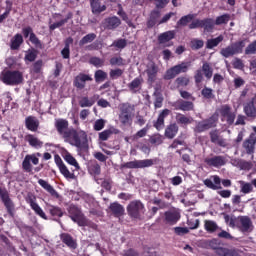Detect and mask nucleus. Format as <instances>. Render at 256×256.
<instances>
[{
    "label": "nucleus",
    "instance_id": "0e129e2a",
    "mask_svg": "<svg viewBox=\"0 0 256 256\" xmlns=\"http://www.w3.org/2000/svg\"><path fill=\"white\" fill-rule=\"evenodd\" d=\"M151 145H161L163 143V136L161 134H154L150 137Z\"/></svg>",
    "mask_w": 256,
    "mask_h": 256
},
{
    "label": "nucleus",
    "instance_id": "a18cd8bd",
    "mask_svg": "<svg viewBox=\"0 0 256 256\" xmlns=\"http://www.w3.org/2000/svg\"><path fill=\"white\" fill-rule=\"evenodd\" d=\"M193 19H195V14H188V15L182 16L178 20L177 26L178 27H187V25H189V23H191L193 21Z\"/></svg>",
    "mask_w": 256,
    "mask_h": 256
},
{
    "label": "nucleus",
    "instance_id": "72a5a7b5",
    "mask_svg": "<svg viewBox=\"0 0 256 256\" xmlns=\"http://www.w3.org/2000/svg\"><path fill=\"white\" fill-rule=\"evenodd\" d=\"M178 133H179V126L177 125V123H171L166 127L164 135L166 139H175Z\"/></svg>",
    "mask_w": 256,
    "mask_h": 256
},
{
    "label": "nucleus",
    "instance_id": "338daca9",
    "mask_svg": "<svg viewBox=\"0 0 256 256\" xmlns=\"http://www.w3.org/2000/svg\"><path fill=\"white\" fill-rule=\"evenodd\" d=\"M112 47H116L117 49H125L127 47L126 39H118L112 43Z\"/></svg>",
    "mask_w": 256,
    "mask_h": 256
},
{
    "label": "nucleus",
    "instance_id": "c85d7f7f",
    "mask_svg": "<svg viewBox=\"0 0 256 256\" xmlns=\"http://www.w3.org/2000/svg\"><path fill=\"white\" fill-rule=\"evenodd\" d=\"M243 111L246 117L251 119H256V107H255V98H252L251 101L244 104Z\"/></svg>",
    "mask_w": 256,
    "mask_h": 256
},
{
    "label": "nucleus",
    "instance_id": "423d86ee",
    "mask_svg": "<svg viewBox=\"0 0 256 256\" xmlns=\"http://www.w3.org/2000/svg\"><path fill=\"white\" fill-rule=\"evenodd\" d=\"M219 123V114L214 113L209 118L198 121L194 127V133H205L209 129H215Z\"/></svg>",
    "mask_w": 256,
    "mask_h": 256
},
{
    "label": "nucleus",
    "instance_id": "ddd939ff",
    "mask_svg": "<svg viewBox=\"0 0 256 256\" xmlns=\"http://www.w3.org/2000/svg\"><path fill=\"white\" fill-rule=\"evenodd\" d=\"M39 157H41L40 152L27 154L22 161L23 171H25V173H33V165H39Z\"/></svg>",
    "mask_w": 256,
    "mask_h": 256
},
{
    "label": "nucleus",
    "instance_id": "f03ea898",
    "mask_svg": "<svg viewBox=\"0 0 256 256\" xmlns=\"http://www.w3.org/2000/svg\"><path fill=\"white\" fill-rule=\"evenodd\" d=\"M179 93L182 99H178L171 103V107H173L174 111H183L184 113L195 111V104L193 103L196 99L195 96L185 90H180Z\"/></svg>",
    "mask_w": 256,
    "mask_h": 256
},
{
    "label": "nucleus",
    "instance_id": "13d9d810",
    "mask_svg": "<svg viewBox=\"0 0 256 256\" xmlns=\"http://www.w3.org/2000/svg\"><path fill=\"white\" fill-rule=\"evenodd\" d=\"M189 77L187 76H180L175 79L176 87L179 89V87H187L189 85Z\"/></svg>",
    "mask_w": 256,
    "mask_h": 256
},
{
    "label": "nucleus",
    "instance_id": "79ce46f5",
    "mask_svg": "<svg viewBox=\"0 0 256 256\" xmlns=\"http://www.w3.org/2000/svg\"><path fill=\"white\" fill-rule=\"evenodd\" d=\"M64 161H66V163H68V165H72V167H75L76 170L81 169V167L79 166V162H77V159H75V157H73V155H71V153H69V151H65L62 155Z\"/></svg>",
    "mask_w": 256,
    "mask_h": 256
},
{
    "label": "nucleus",
    "instance_id": "c9c22d12",
    "mask_svg": "<svg viewBox=\"0 0 256 256\" xmlns=\"http://www.w3.org/2000/svg\"><path fill=\"white\" fill-rule=\"evenodd\" d=\"M157 73H159V68L155 63H152L147 69H146V75L148 77V83H153L154 81H157Z\"/></svg>",
    "mask_w": 256,
    "mask_h": 256
},
{
    "label": "nucleus",
    "instance_id": "69168bd1",
    "mask_svg": "<svg viewBox=\"0 0 256 256\" xmlns=\"http://www.w3.org/2000/svg\"><path fill=\"white\" fill-rule=\"evenodd\" d=\"M123 69H120V68H116V69H112L110 70V79H119V77H122L123 76Z\"/></svg>",
    "mask_w": 256,
    "mask_h": 256
},
{
    "label": "nucleus",
    "instance_id": "b1692460",
    "mask_svg": "<svg viewBox=\"0 0 256 256\" xmlns=\"http://www.w3.org/2000/svg\"><path fill=\"white\" fill-rule=\"evenodd\" d=\"M169 115H171V110H169L167 108L163 109L159 113L157 120H155L153 122V127L157 131H161L163 129V127H165V119H167V117H169Z\"/></svg>",
    "mask_w": 256,
    "mask_h": 256
},
{
    "label": "nucleus",
    "instance_id": "4468645a",
    "mask_svg": "<svg viewBox=\"0 0 256 256\" xmlns=\"http://www.w3.org/2000/svg\"><path fill=\"white\" fill-rule=\"evenodd\" d=\"M26 203L30 205L35 215H38V217H41V219H44V221L49 220V217H47V214H45V211H43V208H41V206H39V204L37 203V197L35 195L28 194L26 197Z\"/></svg>",
    "mask_w": 256,
    "mask_h": 256
},
{
    "label": "nucleus",
    "instance_id": "ea45409f",
    "mask_svg": "<svg viewBox=\"0 0 256 256\" xmlns=\"http://www.w3.org/2000/svg\"><path fill=\"white\" fill-rule=\"evenodd\" d=\"M23 35L17 33L10 41V49L12 51H18L21 45H23Z\"/></svg>",
    "mask_w": 256,
    "mask_h": 256
},
{
    "label": "nucleus",
    "instance_id": "7c9ffc66",
    "mask_svg": "<svg viewBox=\"0 0 256 256\" xmlns=\"http://www.w3.org/2000/svg\"><path fill=\"white\" fill-rule=\"evenodd\" d=\"M204 185L207 186L208 189H212L213 191H217L219 189H222V187H221V178L217 175L213 176V180H211V179L204 180Z\"/></svg>",
    "mask_w": 256,
    "mask_h": 256
},
{
    "label": "nucleus",
    "instance_id": "58836bf2",
    "mask_svg": "<svg viewBox=\"0 0 256 256\" xmlns=\"http://www.w3.org/2000/svg\"><path fill=\"white\" fill-rule=\"evenodd\" d=\"M161 17V12L159 10H152L150 13V17L147 20V28L153 29L155 25H157V21Z\"/></svg>",
    "mask_w": 256,
    "mask_h": 256
},
{
    "label": "nucleus",
    "instance_id": "f257e3e1",
    "mask_svg": "<svg viewBox=\"0 0 256 256\" xmlns=\"http://www.w3.org/2000/svg\"><path fill=\"white\" fill-rule=\"evenodd\" d=\"M64 139H69L70 145L77 147L81 151L89 149V139L87 132L83 130L70 129L64 133Z\"/></svg>",
    "mask_w": 256,
    "mask_h": 256
},
{
    "label": "nucleus",
    "instance_id": "e433bc0d",
    "mask_svg": "<svg viewBox=\"0 0 256 256\" xmlns=\"http://www.w3.org/2000/svg\"><path fill=\"white\" fill-rule=\"evenodd\" d=\"M25 125L28 131L35 132L39 129V120L35 116H28L25 119Z\"/></svg>",
    "mask_w": 256,
    "mask_h": 256
},
{
    "label": "nucleus",
    "instance_id": "aec40b11",
    "mask_svg": "<svg viewBox=\"0 0 256 256\" xmlns=\"http://www.w3.org/2000/svg\"><path fill=\"white\" fill-rule=\"evenodd\" d=\"M121 25V19L117 16H110L102 21V27L106 31H115Z\"/></svg>",
    "mask_w": 256,
    "mask_h": 256
},
{
    "label": "nucleus",
    "instance_id": "bf43d9fd",
    "mask_svg": "<svg viewBox=\"0 0 256 256\" xmlns=\"http://www.w3.org/2000/svg\"><path fill=\"white\" fill-rule=\"evenodd\" d=\"M79 105L84 108V107H93L95 105V99L84 96L82 99L79 101Z\"/></svg>",
    "mask_w": 256,
    "mask_h": 256
},
{
    "label": "nucleus",
    "instance_id": "49530a36",
    "mask_svg": "<svg viewBox=\"0 0 256 256\" xmlns=\"http://www.w3.org/2000/svg\"><path fill=\"white\" fill-rule=\"evenodd\" d=\"M223 39V35H219L216 38L208 39L206 42V49H213L217 47L219 43H222Z\"/></svg>",
    "mask_w": 256,
    "mask_h": 256
},
{
    "label": "nucleus",
    "instance_id": "f3484780",
    "mask_svg": "<svg viewBox=\"0 0 256 256\" xmlns=\"http://www.w3.org/2000/svg\"><path fill=\"white\" fill-rule=\"evenodd\" d=\"M54 161H55V164L57 165L60 173L65 177V179H75V174L71 173V171H69V168H67V166L63 162V159H61V156L56 154L54 156Z\"/></svg>",
    "mask_w": 256,
    "mask_h": 256
},
{
    "label": "nucleus",
    "instance_id": "7ed1b4c3",
    "mask_svg": "<svg viewBox=\"0 0 256 256\" xmlns=\"http://www.w3.org/2000/svg\"><path fill=\"white\" fill-rule=\"evenodd\" d=\"M68 213L70 215V219L74 223H77L79 227H91L92 229H97V224L87 219L79 207L71 205L68 209Z\"/></svg>",
    "mask_w": 256,
    "mask_h": 256
},
{
    "label": "nucleus",
    "instance_id": "a211bd4d",
    "mask_svg": "<svg viewBox=\"0 0 256 256\" xmlns=\"http://www.w3.org/2000/svg\"><path fill=\"white\" fill-rule=\"evenodd\" d=\"M219 113L222 117V121H226L228 125H233L235 123L236 115L231 110V106L229 105L221 106Z\"/></svg>",
    "mask_w": 256,
    "mask_h": 256
},
{
    "label": "nucleus",
    "instance_id": "680f3d73",
    "mask_svg": "<svg viewBox=\"0 0 256 256\" xmlns=\"http://www.w3.org/2000/svg\"><path fill=\"white\" fill-rule=\"evenodd\" d=\"M201 95L204 99H215V94H213V90L207 86H205L201 90Z\"/></svg>",
    "mask_w": 256,
    "mask_h": 256
},
{
    "label": "nucleus",
    "instance_id": "4c0bfd02",
    "mask_svg": "<svg viewBox=\"0 0 256 256\" xmlns=\"http://www.w3.org/2000/svg\"><path fill=\"white\" fill-rule=\"evenodd\" d=\"M25 141L34 149H41V147H43V141L39 140V138L35 137L33 134L26 135Z\"/></svg>",
    "mask_w": 256,
    "mask_h": 256
},
{
    "label": "nucleus",
    "instance_id": "6e6d98bb",
    "mask_svg": "<svg viewBox=\"0 0 256 256\" xmlns=\"http://www.w3.org/2000/svg\"><path fill=\"white\" fill-rule=\"evenodd\" d=\"M113 133H117V132H115V129H106L99 133L98 139H99V141H107L109 139V137H111V135H113Z\"/></svg>",
    "mask_w": 256,
    "mask_h": 256
},
{
    "label": "nucleus",
    "instance_id": "dca6fc26",
    "mask_svg": "<svg viewBox=\"0 0 256 256\" xmlns=\"http://www.w3.org/2000/svg\"><path fill=\"white\" fill-rule=\"evenodd\" d=\"M22 33L25 39L29 38V41L30 43H32V45L36 46L38 49H43V44L41 43V40H39L37 35L33 33V28H31V26L23 28Z\"/></svg>",
    "mask_w": 256,
    "mask_h": 256
},
{
    "label": "nucleus",
    "instance_id": "4d7b16f0",
    "mask_svg": "<svg viewBox=\"0 0 256 256\" xmlns=\"http://www.w3.org/2000/svg\"><path fill=\"white\" fill-rule=\"evenodd\" d=\"M229 21H231V15L223 14L216 18L215 25H227L229 23Z\"/></svg>",
    "mask_w": 256,
    "mask_h": 256
},
{
    "label": "nucleus",
    "instance_id": "37998d69",
    "mask_svg": "<svg viewBox=\"0 0 256 256\" xmlns=\"http://www.w3.org/2000/svg\"><path fill=\"white\" fill-rule=\"evenodd\" d=\"M173 39H175V32L166 31L158 36V43H160V45H163V43H169V41Z\"/></svg>",
    "mask_w": 256,
    "mask_h": 256
},
{
    "label": "nucleus",
    "instance_id": "20e7f679",
    "mask_svg": "<svg viewBox=\"0 0 256 256\" xmlns=\"http://www.w3.org/2000/svg\"><path fill=\"white\" fill-rule=\"evenodd\" d=\"M0 81L4 85L15 86L23 83V73L19 70H4L0 73Z\"/></svg>",
    "mask_w": 256,
    "mask_h": 256
},
{
    "label": "nucleus",
    "instance_id": "9b49d317",
    "mask_svg": "<svg viewBox=\"0 0 256 256\" xmlns=\"http://www.w3.org/2000/svg\"><path fill=\"white\" fill-rule=\"evenodd\" d=\"M203 73L204 77L209 81L211 80V77H213V67H211V64L208 62H204L202 65V69H198L195 72L194 75V81L196 85H200V83H203Z\"/></svg>",
    "mask_w": 256,
    "mask_h": 256
},
{
    "label": "nucleus",
    "instance_id": "cd10ccee",
    "mask_svg": "<svg viewBox=\"0 0 256 256\" xmlns=\"http://www.w3.org/2000/svg\"><path fill=\"white\" fill-rule=\"evenodd\" d=\"M143 77L139 76L134 78L128 85V89L130 91V93H133L134 95L139 93V91H141L142 87H143Z\"/></svg>",
    "mask_w": 256,
    "mask_h": 256
},
{
    "label": "nucleus",
    "instance_id": "473e14b6",
    "mask_svg": "<svg viewBox=\"0 0 256 256\" xmlns=\"http://www.w3.org/2000/svg\"><path fill=\"white\" fill-rule=\"evenodd\" d=\"M109 209L114 217H123L125 215V208L119 202H113L110 204Z\"/></svg>",
    "mask_w": 256,
    "mask_h": 256
},
{
    "label": "nucleus",
    "instance_id": "4be33fe9",
    "mask_svg": "<svg viewBox=\"0 0 256 256\" xmlns=\"http://www.w3.org/2000/svg\"><path fill=\"white\" fill-rule=\"evenodd\" d=\"M204 163L208 165V167H216V169H219V167H223L227 164V158L225 156H212L211 158H205Z\"/></svg>",
    "mask_w": 256,
    "mask_h": 256
},
{
    "label": "nucleus",
    "instance_id": "412c9836",
    "mask_svg": "<svg viewBox=\"0 0 256 256\" xmlns=\"http://www.w3.org/2000/svg\"><path fill=\"white\" fill-rule=\"evenodd\" d=\"M87 81H93V77L89 74L79 73L73 80V85L79 91H83L85 89Z\"/></svg>",
    "mask_w": 256,
    "mask_h": 256
},
{
    "label": "nucleus",
    "instance_id": "2f4dec72",
    "mask_svg": "<svg viewBox=\"0 0 256 256\" xmlns=\"http://www.w3.org/2000/svg\"><path fill=\"white\" fill-rule=\"evenodd\" d=\"M60 239L64 245L68 246L69 249H77V241L73 239V236L69 233H62Z\"/></svg>",
    "mask_w": 256,
    "mask_h": 256
},
{
    "label": "nucleus",
    "instance_id": "c03bdc74",
    "mask_svg": "<svg viewBox=\"0 0 256 256\" xmlns=\"http://www.w3.org/2000/svg\"><path fill=\"white\" fill-rule=\"evenodd\" d=\"M215 28V21L211 18H205L201 20V29H204L207 33H211Z\"/></svg>",
    "mask_w": 256,
    "mask_h": 256
},
{
    "label": "nucleus",
    "instance_id": "f8f14e48",
    "mask_svg": "<svg viewBox=\"0 0 256 256\" xmlns=\"http://www.w3.org/2000/svg\"><path fill=\"white\" fill-rule=\"evenodd\" d=\"M154 164L153 159L133 160L121 164L120 169H145L147 167H153Z\"/></svg>",
    "mask_w": 256,
    "mask_h": 256
},
{
    "label": "nucleus",
    "instance_id": "6e6552de",
    "mask_svg": "<svg viewBox=\"0 0 256 256\" xmlns=\"http://www.w3.org/2000/svg\"><path fill=\"white\" fill-rule=\"evenodd\" d=\"M120 114L119 121L122 125H132L133 124V111L134 107L130 103H122L119 106Z\"/></svg>",
    "mask_w": 256,
    "mask_h": 256
},
{
    "label": "nucleus",
    "instance_id": "39448f33",
    "mask_svg": "<svg viewBox=\"0 0 256 256\" xmlns=\"http://www.w3.org/2000/svg\"><path fill=\"white\" fill-rule=\"evenodd\" d=\"M126 211L130 219L141 221L145 215V204L141 200H132L126 207Z\"/></svg>",
    "mask_w": 256,
    "mask_h": 256
},
{
    "label": "nucleus",
    "instance_id": "bb28decb",
    "mask_svg": "<svg viewBox=\"0 0 256 256\" xmlns=\"http://www.w3.org/2000/svg\"><path fill=\"white\" fill-rule=\"evenodd\" d=\"M38 184L40 185V187H42V189L47 191V193H49L51 197H54V199H61V195L59 194V192H57V190H55V188L51 186V184H49V182H47L46 180L39 179Z\"/></svg>",
    "mask_w": 256,
    "mask_h": 256
},
{
    "label": "nucleus",
    "instance_id": "774afa93",
    "mask_svg": "<svg viewBox=\"0 0 256 256\" xmlns=\"http://www.w3.org/2000/svg\"><path fill=\"white\" fill-rule=\"evenodd\" d=\"M256 53V41L250 43L245 49V55H255Z\"/></svg>",
    "mask_w": 256,
    "mask_h": 256
},
{
    "label": "nucleus",
    "instance_id": "f704fd0d",
    "mask_svg": "<svg viewBox=\"0 0 256 256\" xmlns=\"http://www.w3.org/2000/svg\"><path fill=\"white\" fill-rule=\"evenodd\" d=\"M56 131H58L59 135H63L65 137V133H67L66 129H69V121L66 119H56L55 120Z\"/></svg>",
    "mask_w": 256,
    "mask_h": 256
},
{
    "label": "nucleus",
    "instance_id": "a19ab883",
    "mask_svg": "<svg viewBox=\"0 0 256 256\" xmlns=\"http://www.w3.org/2000/svg\"><path fill=\"white\" fill-rule=\"evenodd\" d=\"M176 123L186 127L187 125H191V123H193V117L186 116L182 113H176Z\"/></svg>",
    "mask_w": 256,
    "mask_h": 256
},
{
    "label": "nucleus",
    "instance_id": "5fc2aeb1",
    "mask_svg": "<svg viewBox=\"0 0 256 256\" xmlns=\"http://www.w3.org/2000/svg\"><path fill=\"white\" fill-rule=\"evenodd\" d=\"M94 79L96 83H103L107 79V72L103 70H96L94 73Z\"/></svg>",
    "mask_w": 256,
    "mask_h": 256
},
{
    "label": "nucleus",
    "instance_id": "a878e982",
    "mask_svg": "<svg viewBox=\"0 0 256 256\" xmlns=\"http://www.w3.org/2000/svg\"><path fill=\"white\" fill-rule=\"evenodd\" d=\"M45 211H47L51 217H54V219H61V217H63V209L49 202H45Z\"/></svg>",
    "mask_w": 256,
    "mask_h": 256
},
{
    "label": "nucleus",
    "instance_id": "0eeeda50",
    "mask_svg": "<svg viewBox=\"0 0 256 256\" xmlns=\"http://www.w3.org/2000/svg\"><path fill=\"white\" fill-rule=\"evenodd\" d=\"M243 49H245V40H239L225 48H222L220 50V55L225 57V59H229V57H233L234 55H241V53H243Z\"/></svg>",
    "mask_w": 256,
    "mask_h": 256
},
{
    "label": "nucleus",
    "instance_id": "2eb2a0df",
    "mask_svg": "<svg viewBox=\"0 0 256 256\" xmlns=\"http://www.w3.org/2000/svg\"><path fill=\"white\" fill-rule=\"evenodd\" d=\"M181 219V212L177 209H170L164 213V223L165 225H177Z\"/></svg>",
    "mask_w": 256,
    "mask_h": 256
},
{
    "label": "nucleus",
    "instance_id": "de8ad7c7",
    "mask_svg": "<svg viewBox=\"0 0 256 256\" xmlns=\"http://www.w3.org/2000/svg\"><path fill=\"white\" fill-rule=\"evenodd\" d=\"M205 46V41L199 38H194L190 41V47L192 51H199Z\"/></svg>",
    "mask_w": 256,
    "mask_h": 256
},
{
    "label": "nucleus",
    "instance_id": "3c124183",
    "mask_svg": "<svg viewBox=\"0 0 256 256\" xmlns=\"http://www.w3.org/2000/svg\"><path fill=\"white\" fill-rule=\"evenodd\" d=\"M95 39H97V34L89 33L79 41V45L83 47V45H87V43H93Z\"/></svg>",
    "mask_w": 256,
    "mask_h": 256
},
{
    "label": "nucleus",
    "instance_id": "8fccbe9b",
    "mask_svg": "<svg viewBox=\"0 0 256 256\" xmlns=\"http://www.w3.org/2000/svg\"><path fill=\"white\" fill-rule=\"evenodd\" d=\"M204 229L207 231V233H215V231L219 229V226H217L215 221L205 220Z\"/></svg>",
    "mask_w": 256,
    "mask_h": 256
},
{
    "label": "nucleus",
    "instance_id": "c756f323",
    "mask_svg": "<svg viewBox=\"0 0 256 256\" xmlns=\"http://www.w3.org/2000/svg\"><path fill=\"white\" fill-rule=\"evenodd\" d=\"M90 7L93 15H101L103 11H107V6L105 4L101 5V0H90Z\"/></svg>",
    "mask_w": 256,
    "mask_h": 256
},
{
    "label": "nucleus",
    "instance_id": "09e8293b",
    "mask_svg": "<svg viewBox=\"0 0 256 256\" xmlns=\"http://www.w3.org/2000/svg\"><path fill=\"white\" fill-rule=\"evenodd\" d=\"M88 172L94 176L101 175V165L97 161L91 162L88 166Z\"/></svg>",
    "mask_w": 256,
    "mask_h": 256
},
{
    "label": "nucleus",
    "instance_id": "1a4fd4ad",
    "mask_svg": "<svg viewBox=\"0 0 256 256\" xmlns=\"http://www.w3.org/2000/svg\"><path fill=\"white\" fill-rule=\"evenodd\" d=\"M0 199L8 213V215L15 219V202L11 199V196H9V191H7V188H1L0 187Z\"/></svg>",
    "mask_w": 256,
    "mask_h": 256
},
{
    "label": "nucleus",
    "instance_id": "5701e85b",
    "mask_svg": "<svg viewBox=\"0 0 256 256\" xmlns=\"http://www.w3.org/2000/svg\"><path fill=\"white\" fill-rule=\"evenodd\" d=\"M209 137H210L211 143H213L214 145H218V147H223V148L227 147V139L221 136V133L219 132L218 129L210 131Z\"/></svg>",
    "mask_w": 256,
    "mask_h": 256
},
{
    "label": "nucleus",
    "instance_id": "393cba45",
    "mask_svg": "<svg viewBox=\"0 0 256 256\" xmlns=\"http://www.w3.org/2000/svg\"><path fill=\"white\" fill-rule=\"evenodd\" d=\"M255 133H251L249 137L243 142V148L248 155L255 153L256 145V127L254 128Z\"/></svg>",
    "mask_w": 256,
    "mask_h": 256
},
{
    "label": "nucleus",
    "instance_id": "052dcab7",
    "mask_svg": "<svg viewBox=\"0 0 256 256\" xmlns=\"http://www.w3.org/2000/svg\"><path fill=\"white\" fill-rule=\"evenodd\" d=\"M110 65L117 66V67H124L125 65V59L123 57L118 56V57H112L110 58Z\"/></svg>",
    "mask_w": 256,
    "mask_h": 256
},
{
    "label": "nucleus",
    "instance_id": "6ab92c4d",
    "mask_svg": "<svg viewBox=\"0 0 256 256\" xmlns=\"http://www.w3.org/2000/svg\"><path fill=\"white\" fill-rule=\"evenodd\" d=\"M253 226V222L249 216H238L236 218V227L242 231V233H247Z\"/></svg>",
    "mask_w": 256,
    "mask_h": 256
},
{
    "label": "nucleus",
    "instance_id": "e2e57ef3",
    "mask_svg": "<svg viewBox=\"0 0 256 256\" xmlns=\"http://www.w3.org/2000/svg\"><path fill=\"white\" fill-rule=\"evenodd\" d=\"M89 63L90 65H94V67H103V65H105V60L94 56L90 58Z\"/></svg>",
    "mask_w": 256,
    "mask_h": 256
},
{
    "label": "nucleus",
    "instance_id": "864d4df0",
    "mask_svg": "<svg viewBox=\"0 0 256 256\" xmlns=\"http://www.w3.org/2000/svg\"><path fill=\"white\" fill-rule=\"evenodd\" d=\"M69 43H73V38H68L64 48L61 51V55L63 57V59H69V57H71V50L69 47Z\"/></svg>",
    "mask_w": 256,
    "mask_h": 256
},
{
    "label": "nucleus",
    "instance_id": "9d476101",
    "mask_svg": "<svg viewBox=\"0 0 256 256\" xmlns=\"http://www.w3.org/2000/svg\"><path fill=\"white\" fill-rule=\"evenodd\" d=\"M190 65L191 64L189 62H182L178 65L171 67L166 71L163 79L165 81H171V79H175L177 75H180V73H187V71H189Z\"/></svg>",
    "mask_w": 256,
    "mask_h": 256
},
{
    "label": "nucleus",
    "instance_id": "603ef678",
    "mask_svg": "<svg viewBox=\"0 0 256 256\" xmlns=\"http://www.w3.org/2000/svg\"><path fill=\"white\" fill-rule=\"evenodd\" d=\"M39 54V52L35 49H29L24 57L25 61H29V63H33V61H35V59H37V55Z\"/></svg>",
    "mask_w": 256,
    "mask_h": 256
}]
</instances>
